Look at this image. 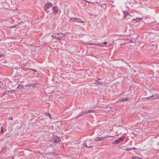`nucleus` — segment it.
<instances>
[{
	"label": "nucleus",
	"instance_id": "obj_1",
	"mask_svg": "<svg viewBox=\"0 0 159 159\" xmlns=\"http://www.w3.org/2000/svg\"><path fill=\"white\" fill-rule=\"evenodd\" d=\"M65 36V34L61 32L55 33L52 35V36L53 38L58 39L59 40H61Z\"/></svg>",
	"mask_w": 159,
	"mask_h": 159
},
{
	"label": "nucleus",
	"instance_id": "obj_2",
	"mask_svg": "<svg viewBox=\"0 0 159 159\" xmlns=\"http://www.w3.org/2000/svg\"><path fill=\"white\" fill-rule=\"evenodd\" d=\"M52 4L50 2H48V3H46L44 8V10L46 11H48V10L49 8L50 7H52Z\"/></svg>",
	"mask_w": 159,
	"mask_h": 159
},
{
	"label": "nucleus",
	"instance_id": "obj_3",
	"mask_svg": "<svg viewBox=\"0 0 159 159\" xmlns=\"http://www.w3.org/2000/svg\"><path fill=\"white\" fill-rule=\"evenodd\" d=\"M123 140V139L122 138H119L118 139L115 140L113 142L112 144H113L116 145L119 143L121 141H122Z\"/></svg>",
	"mask_w": 159,
	"mask_h": 159
},
{
	"label": "nucleus",
	"instance_id": "obj_4",
	"mask_svg": "<svg viewBox=\"0 0 159 159\" xmlns=\"http://www.w3.org/2000/svg\"><path fill=\"white\" fill-rule=\"evenodd\" d=\"M109 137H112L113 136H109ZM108 137L107 136L105 137H98L95 139V140L96 141H102L106 138H107Z\"/></svg>",
	"mask_w": 159,
	"mask_h": 159
},
{
	"label": "nucleus",
	"instance_id": "obj_5",
	"mask_svg": "<svg viewBox=\"0 0 159 159\" xmlns=\"http://www.w3.org/2000/svg\"><path fill=\"white\" fill-rule=\"evenodd\" d=\"M152 98V99L154 100L157 98H159V95L158 94H154L152 95V96L148 97L147 98L148 99Z\"/></svg>",
	"mask_w": 159,
	"mask_h": 159
},
{
	"label": "nucleus",
	"instance_id": "obj_6",
	"mask_svg": "<svg viewBox=\"0 0 159 159\" xmlns=\"http://www.w3.org/2000/svg\"><path fill=\"white\" fill-rule=\"evenodd\" d=\"M60 140V138L57 136H55L53 139V141L55 143H58Z\"/></svg>",
	"mask_w": 159,
	"mask_h": 159
},
{
	"label": "nucleus",
	"instance_id": "obj_7",
	"mask_svg": "<svg viewBox=\"0 0 159 159\" xmlns=\"http://www.w3.org/2000/svg\"><path fill=\"white\" fill-rule=\"evenodd\" d=\"M143 18H137L135 19H134L132 20V21H134L135 23L139 22V21L142 20Z\"/></svg>",
	"mask_w": 159,
	"mask_h": 159
},
{
	"label": "nucleus",
	"instance_id": "obj_8",
	"mask_svg": "<svg viewBox=\"0 0 159 159\" xmlns=\"http://www.w3.org/2000/svg\"><path fill=\"white\" fill-rule=\"evenodd\" d=\"M15 92V91L14 90H7L5 92L4 94H8L9 93H14Z\"/></svg>",
	"mask_w": 159,
	"mask_h": 159
},
{
	"label": "nucleus",
	"instance_id": "obj_9",
	"mask_svg": "<svg viewBox=\"0 0 159 159\" xmlns=\"http://www.w3.org/2000/svg\"><path fill=\"white\" fill-rule=\"evenodd\" d=\"M53 10L54 13H56L58 12V10L56 7H54L53 8Z\"/></svg>",
	"mask_w": 159,
	"mask_h": 159
},
{
	"label": "nucleus",
	"instance_id": "obj_10",
	"mask_svg": "<svg viewBox=\"0 0 159 159\" xmlns=\"http://www.w3.org/2000/svg\"><path fill=\"white\" fill-rule=\"evenodd\" d=\"M123 11L124 12V18H125L127 16L129 15V14L128 13V12Z\"/></svg>",
	"mask_w": 159,
	"mask_h": 159
},
{
	"label": "nucleus",
	"instance_id": "obj_11",
	"mask_svg": "<svg viewBox=\"0 0 159 159\" xmlns=\"http://www.w3.org/2000/svg\"><path fill=\"white\" fill-rule=\"evenodd\" d=\"M129 100V99L128 98H123L122 99L120 100L119 101V102H125L126 101Z\"/></svg>",
	"mask_w": 159,
	"mask_h": 159
},
{
	"label": "nucleus",
	"instance_id": "obj_12",
	"mask_svg": "<svg viewBox=\"0 0 159 159\" xmlns=\"http://www.w3.org/2000/svg\"><path fill=\"white\" fill-rule=\"evenodd\" d=\"M88 114V113H87V111L86 112H84L82 114H79L78 116L77 117L82 116H85V115Z\"/></svg>",
	"mask_w": 159,
	"mask_h": 159
},
{
	"label": "nucleus",
	"instance_id": "obj_13",
	"mask_svg": "<svg viewBox=\"0 0 159 159\" xmlns=\"http://www.w3.org/2000/svg\"><path fill=\"white\" fill-rule=\"evenodd\" d=\"M76 21L77 22H81L82 23H84V22L81 21V20L79 19L76 18Z\"/></svg>",
	"mask_w": 159,
	"mask_h": 159
},
{
	"label": "nucleus",
	"instance_id": "obj_14",
	"mask_svg": "<svg viewBox=\"0 0 159 159\" xmlns=\"http://www.w3.org/2000/svg\"><path fill=\"white\" fill-rule=\"evenodd\" d=\"M22 70H23V71H27L29 70H31V69H29L27 68H21Z\"/></svg>",
	"mask_w": 159,
	"mask_h": 159
},
{
	"label": "nucleus",
	"instance_id": "obj_15",
	"mask_svg": "<svg viewBox=\"0 0 159 159\" xmlns=\"http://www.w3.org/2000/svg\"><path fill=\"white\" fill-rule=\"evenodd\" d=\"M96 84H97L98 85H102L103 84L100 82H99L98 81H96Z\"/></svg>",
	"mask_w": 159,
	"mask_h": 159
},
{
	"label": "nucleus",
	"instance_id": "obj_16",
	"mask_svg": "<svg viewBox=\"0 0 159 159\" xmlns=\"http://www.w3.org/2000/svg\"><path fill=\"white\" fill-rule=\"evenodd\" d=\"M70 21L72 22H75L76 21V18H72L70 19Z\"/></svg>",
	"mask_w": 159,
	"mask_h": 159
},
{
	"label": "nucleus",
	"instance_id": "obj_17",
	"mask_svg": "<svg viewBox=\"0 0 159 159\" xmlns=\"http://www.w3.org/2000/svg\"><path fill=\"white\" fill-rule=\"evenodd\" d=\"M34 84H27L26 85V86H28L29 87H34Z\"/></svg>",
	"mask_w": 159,
	"mask_h": 159
},
{
	"label": "nucleus",
	"instance_id": "obj_18",
	"mask_svg": "<svg viewBox=\"0 0 159 159\" xmlns=\"http://www.w3.org/2000/svg\"><path fill=\"white\" fill-rule=\"evenodd\" d=\"M23 88V85L21 84H19L17 87V88L19 89H22Z\"/></svg>",
	"mask_w": 159,
	"mask_h": 159
},
{
	"label": "nucleus",
	"instance_id": "obj_19",
	"mask_svg": "<svg viewBox=\"0 0 159 159\" xmlns=\"http://www.w3.org/2000/svg\"><path fill=\"white\" fill-rule=\"evenodd\" d=\"M45 114L47 116H48L49 118H50V119H51V117H50V114L49 113H48V112H46L45 113Z\"/></svg>",
	"mask_w": 159,
	"mask_h": 159
},
{
	"label": "nucleus",
	"instance_id": "obj_20",
	"mask_svg": "<svg viewBox=\"0 0 159 159\" xmlns=\"http://www.w3.org/2000/svg\"><path fill=\"white\" fill-rule=\"evenodd\" d=\"M84 147H87V148H91L92 147V146H87V145H86V143H84Z\"/></svg>",
	"mask_w": 159,
	"mask_h": 159
},
{
	"label": "nucleus",
	"instance_id": "obj_21",
	"mask_svg": "<svg viewBox=\"0 0 159 159\" xmlns=\"http://www.w3.org/2000/svg\"><path fill=\"white\" fill-rule=\"evenodd\" d=\"M133 159H141L140 158L137 157H133Z\"/></svg>",
	"mask_w": 159,
	"mask_h": 159
},
{
	"label": "nucleus",
	"instance_id": "obj_22",
	"mask_svg": "<svg viewBox=\"0 0 159 159\" xmlns=\"http://www.w3.org/2000/svg\"><path fill=\"white\" fill-rule=\"evenodd\" d=\"M94 111H90V110H89L88 111H87V113H88V114L89 113H92V112H93Z\"/></svg>",
	"mask_w": 159,
	"mask_h": 159
},
{
	"label": "nucleus",
	"instance_id": "obj_23",
	"mask_svg": "<svg viewBox=\"0 0 159 159\" xmlns=\"http://www.w3.org/2000/svg\"><path fill=\"white\" fill-rule=\"evenodd\" d=\"M126 150H127V151H130V150H132V148H127V149H126Z\"/></svg>",
	"mask_w": 159,
	"mask_h": 159
},
{
	"label": "nucleus",
	"instance_id": "obj_24",
	"mask_svg": "<svg viewBox=\"0 0 159 159\" xmlns=\"http://www.w3.org/2000/svg\"><path fill=\"white\" fill-rule=\"evenodd\" d=\"M1 132H2V133H3V129L2 127H1Z\"/></svg>",
	"mask_w": 159,
	"mask_h": 159
},
{
	"label": "nucleus",
	"instance_id": "obj_25",
	"mask_svg": "<svg viewBox=\"0 0 159 159\" xmlns=\"http://www.w3.org/2000/svg\"><path fill=\"white\" fill-rule=\"evenodd\" d=\"M2 84L1 82H0V87H2Z\"/></svg>",
	"mask_w": 159,
	"mask_h": 159
},
{
	"label": "nucleus",
	"instance_id": "obj_26",
	"mask_svg": "<svg viewBox=\"0 0 159 159\" xmlns=\"http://www.w3.org/2000/svg\"><path fill=\"white\" fill-rule=\"evenodd\" d=\"M9 120H12V117H9Z\"/></svg>",
	"mask_w": 159,
	"mask_h": 159
},
{
	"label": "nucleus",
	"instance_id": "obj_27",
	"mask_svg": "<svg viewBox=\"0 0 159 159\" xmlns=\"http://www.w3.org/2000/svg\"><path fill=\"white\" fill-rule=\"evenodd\" d=\"M103 43L105 44V45H107V42H105Z\"/></svg>",
	"mask_w": 159,
	"mask_h": 159
},
{
	"label": "nucleus",
	"instance_id": "obj_28",
	"mask_svg": "<svg viewBox=\"0 0 159 159\" xmlns=\"http://www.w3.org/2000/svg\"><path fill=\"white\" fill-rule=\"evenodd\" d=\"M30 70H32L36 72L37 71L35 69H31Z\"/></svg>",
	"mask_w": 159,
	"mask_h": 159
},
{
	"label": "nucleus",
	"instance_id": "obj_29",
	"mask_svg": "<svg viewBox=\"0 0 159 159\" xmlns=\"http://www.w3.org/2000/svg\"><path fill=\"white\" fill-rule=\"evenodd\" d=\"M132 149H135L136 148H132Z\"/></svg>",
	"mask_w": 159,
	"mask_h": 159
},
{
	"label": "nucleus",
	"instance_id": "obj_30",
	"mask_svg": "<svg viewBox=\"0 0 159 159\" xmlns=\"http://www.w3.org/2000/svg\"><path fill=\"white\" fill-rule=\"evenodd\" d=\"M1 55L0 54V57H1Z\"/></svg>",
	"mask_w": 159,
	"mask_h": 159
},
{
	"label": "nucleus",
	"instance_id": "obj_31",
	"mask_svg": "<svg viewBox=\"0 0 159 159\" xmlns=\"http://www.w3.org/2000/svg\"><path fill=\"white\" fill-rule=\"evenodd\" d=\"M21 72H24V71H21Z\"/></svg>",
	"mask_w": 159,
	"mask_h": 159
}]
</instances>
